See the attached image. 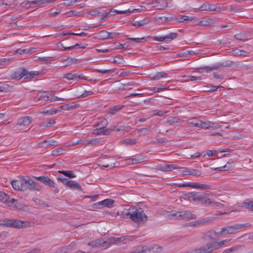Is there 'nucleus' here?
<instances>
[{"label": "nucleus", "instance_id": "1", "mask_svg": "<svg viewBox=\"0 0 253 253\" xmlns=\"http://www.w3.org/2000/svg\"><path fill=\"white\" fill-rule=\"evenodd\" d=\"M121 215L124 217L129 216V218L135 222L144 223L147 220V215L141 208L136 209L134 211L130 209L124 211Z\"/></svg>", "mask_w": 253, "mask_h": 253}, {"label": "nucleus", "instance_id": "2", "mask_svg": "<svg viewBox=\"0 0 253 253\" xmlns=\"http://www.w3.org/2000/svg\"><path fill=\"white\" fill-rule=\"evenodd\" d=\"M40 72L37 71L29 72L24 68H19L14 72L11 75L12 79L19 80L24 77L25 79L33 78L35 76L39 74Z\"/></svg>", "mask_w": 253, "mask_h": 253}, {"label": "nucleus", "instance_id": "3", "mask_svg": "<svg viewBox=\"0 0 253 253\" xmlns=\"http://www.w3.org/2000/svg\"><path fill=\"white\" fill-rule=\"evenodd\" d=\"M22 185L23 191L27 190L40 191L41 189L39 184L34 181L28 176H22Z\"/></svg>", "mask_w": 253, "mask_h": 253}, {"label": "nucleus", "instance_id": "4", "mask_svg": "<svg viewBox=\"0 0 253 253\" xmlns=\"http://www.w3.org/2000/svg\"><path fill=\"white\" fill-rule=\"evenodd\" d=\"M233 63H234L233 61H225V62L214 65L211 66H204L200 67L197 69V70L199 73H202L205 71L206 72L211 71L223 67H230L232 66Z\"/></svg>", "mask_w": 253, "mask_h": 253}, {"label": "nucleus", "instance_id": "5", "mask_svg": "<svg viewBox=\"0 0 253 253\" xmlns=\"http://www.w3.org/2000/svg\"><path fill=\"white\" fill-rule=\"evenodd\" d=\"M175 217V219L182 220L186 219L187 220L195 219L196 216L189 211H177L171 214Z\"/></svg>", "mask_w": 253, "mask_h": 253}, {"label": "nucleus", "instance_id": "6", "mask_svg": "<svg viewBox=\"0 0 253 253\" xmlns=\"http://www.w3.org/2000/svg\"><path fill=\"white\" fill-rule=\"evenodd\" d=\"M250 226V224L249 223L236 224L232 226H227L222 228V232H223V235L232 234L237 230L249 227Z\"/></svg>", "mask_w": 253, "mask_h": 253}, {"label": "nucleus", "instance_id": "7", "mask_svg": "<svg viewBox=\"0 0 253 253\" xmlns=\"http://www.w3.org/2000/svg\"><path fill=\"white\" fill-rule=\"evenodd\" d=\"M193 201L196 202H200L202 204H206L209 200L206 197V194L202 192H193L192 196H191Z\"/></svg>", "mask_w": 253, "mask_h": 253}, {"label": "nucleus", "instance_id": "8", "mask_svg": "<svg viewBox=\"0 0 253 253\" xmlns=\"http://www.w3.org/2000/svg\"><path fill=\"white\" fill-rule=\"evenodd\" d=\"M17 200L10 198L8 195H7L4 192L2 191H0V202L6 204L9 206H13L16 208H17V206L16 205L13 206V204H14L15 202H17Z\"/></svg>", "mask_w": 253, "mask_h": 253}, {"label": "nucleus", "instance_id": "9", "mask_svg": "<svg viewBox=\"0 0 253 253\" xmlns=\"http://www.w3.org/2000/svg\"><path fill=\"white\" fill-rule=\"evenodd\" d=\"M114 203V201L110 199H106L92 205L94 209H101V208L107 207H110Z\"/></svg>", "mask_w": 253, "mask_h": 253}, {"label": "nucleus", "instance_id": "10", "mask_svg": "<svg viewBox=\"0 0 253 253\" xmlns=\"http://www.w3.org/2000/svg\"><path fill=\"white\" fill-rule=\"evenodd\" d=\"M177 37V34L176 33H171L165 36L161 37H153V39L154 40H156L159 42H170L171 40L175 39Z\"/></svg>", "mask_w": 253, "mask_h": 253}, {"label": "nucleus", "instance_id": "11", "mask_svg": "<svg viewBox=\"0 0 253 253\" xmlns=\"http://www.w3.org/2000/svg\"><path fill=\"white\" fill-rule=\"evenodd\" d=\"M37 98V102L39 104L44 105L46 102L49 100V96L48 95V93L45 91L39 92L36 96Z\"/></svg>", "mask_w": 253, "mask_h": 253}, {"label": "nucleus", "instance_id": "12", "mask_svg": "<svg viewBox=\"0 0 253 253\" xmlns=\"http://www.w3.org/2000/svg\"><path fill=\"white\" fill-rule=\"evenodd\" d=\"M32 118L31 117L25 116L17 120V126H26L30 125L32 122Z\"/></svg>", "mask_w": 253, "mask_h": 253}, {"label": "nucleus", "instance_id": "13", "mask_svg": "<svg viewBox=\"0 0 253 253\" xmlns=\"http://www.w3.org/2000/svg\"><path fill=\"white\" fill-rule=\"evenodd\" d=\"M181 172L183 175H191L200 176L201 175V172L200 170L190 168H185L181 170Z\"/></svg>", "mask_w": 253, "mask_h": 253}, {"label": "nucleus", "instance_id": "14", "mask_svg": "<svg viewBox=\"0 0 253 253\" xmlns=\"http://www.w3.org/2000/svg\"><path fill=\"white\" fill-rule=\"evenodd\" d=\"M25 226V222L22 220L13 219H10L9 227L10 228L20 229Z\"/></svg>", "mask_w": 253, "mask_h": 253}, {"label": "nucleus", "instance_id": "15", "mask_svg": "<svg viewBox=\"0 0 253 253\" xmlns=\"http://www.w3.org/2000/svg\"><path fill=\"white\" fill-rule=\"evenodd\" d=\"M11 184L14 190L19 191H23L22 185V176H19L18 179L11 181Z\"/></svg>", "mask_w": 253, "mask_h": 253}, {"label": "nucleus", "instance_id": "16", "mask_svg": "<svg viewBox=\"0 0 253 253\" xmlns=\"http://www.w3.org/2000/svg\"><path fill=\"white\" fill-rule=\"evenodd\" d=\"M126 239L125 237H121L119 238H115L112 237L108 239L107 240L105 241H103L104 243H105V245H106V247L105 248H108L110 245H112L114 244H116V242L118 241V242H123Z\"/></svg>", "mask_w": 253, "mask_h": 253}, {"label": "nucleus", "instance_id": "17", "mask_svg": "<svg viewBox=\"0 0 253 253\" xmlns=\"http://www.w3.org/2000/svg\"><path fill=\"white\" fill-rule=\"evenodd\" d=\"M88 246L95 248L106 247L105 243H104L103 240L101 239L90 241L88 243Z\"/></svg>", "mask_w": 253, "mask_h": 253}, {"label": "nucleus", "instance_id": "18", "mask_svg": "<svg viewBox=\"0 0 253 253\" xmlns=\"http://www.w3.org/2000/svg\"><path fill=\"white\" fill-rule=\"evenodd\" d=\"M100 141V139L98 138L89 139L86 137H84L83 138L82 142L83 145H84L94 146L96 144H99Z\"/></svg>", "mask_w": 253, "mask_h": 253}, {"label": "nucleus", "instance_id": "19", "mask_svg": "<svg viewBox=\"0 0 253 253\" xmlns=\"http://www.w3.org/2000/svg\"><path fill=\"white\" fill-rule=\"evenodd\" d=\"M190 187L196 189H200L201 190H210L211 189V186L210 185L208 184H204L200 183H191V185H190Z\"/></svg>", "mask_w": 253, "mask_h": 253}, {"label": "nucleus", "instance_id": "20", "mask_svg": "<svg viewBox=\"0 0 253 253\" xmlns=\"http://www.w3.org/2000/svg\"><path fill=\"white\" fill-rule=\"evenodd\" d=\"M109 32L105 30H102L96 34L94 38L96 39L104 40L109 39Z\"/></svg>", "mask_w": 253, "mask_h": 253}, {"label": "nucleus", "instance_id": "21", "mask_svg": "<svg viewBox=\"0 0 253 253\" xmlns=\"http://www.w3.org/2000/svg\"><path fill=\"white\" fill-rule=\"evenodd\" d=\"M26 5L32 7L34 5L35 7L40 6L42 5H45L44 0H34L32 1H27L26 2Z\"/></svg>", "mask_w": 253, "mask_h": 253}, {"label": "nucleus", "instance_id": "22", "mask_svg": "<svg viewBox=\"0 0 253 253\" xmlns=\"http://www.w3.org/2000/svg\"><path fill=\"white\" fill-rule=\"evenodd\" d=\"M154 7L158 9H163L167 6V0H156L155 3Z\"/></svg>", "mask_w": 253, "mask_h": 253}, {"label": "nucleus", "instance_id": "23", "mask_svg": "<svg viewBox=\"0 0 253 253\" xmlns=\"http://www.w3.org/2000/svg\"><path fill=\"white\" fill-rule=\"evenodd\" d=\"M61 61L63 63L64 66H67L76 63L77 62V59L75 58H70L69 57H65V58H62L61 60Z\"/></svg>", "mask_w": 253, "mask_h": 253}, {"label": "nucleus", "instance_id": "24", "mask_svg": "<svg viewBox=\"0 0 253 253\" xmlns=\"http://www.w3.org/2000/svg\"><path fill=\"white\" fill-rule=\"evenodd\" d=\"M42 182L45 185L49 186L50 187H56L55 183L47 176H43Z\"/></svg>", "mask_w": 253, "mask_h": 253}, {"label": "nucleus", "instance_id": "25", "mask_svg": "<svg viewBox=\"0 0 253 253\" xmlns=\"http://www.w3.org/2000/svg\"><path fill=\"white\" fill-rule=\"evenodd\" d=\"M68 187L70 189L73 190H76L80 191H82L83 190L82 186L79 183L75 182L72 180L70 181V183Z\"/></svg>", "mask_w": 253, "mask_h": 253}, {"label": "nucleus", "instance_id": "26", "mask_svg": "<svg viewBox=\"0 0 253 253\" xmlns=\"http://www.w3.org/2000/svg\"><path fill=\"white\" fill-rule=\"evenodd\" d=\"M79 106V105L75 103L74 102H72L70 104H65L64 105H62L59 107L60 110H70L74 108H76Z\"/></svg>", "mask_w": 253, "mask_h": 253}, {"label": "nucleus", "instance_id": "27", "mask_svg": "<svg viewBox=\"0 0 253 253\" xmlns=\"http://www.w3.org/2000/svg\"><path fill=\"white\" fill-rule=\"evenodd\" d=\"M12 87L13 86L0 82V92H7L10 91Z\"/></svg>", "mask_w": 253, "mask_h": 253}, {"label": "nucleus", "instance_id": "28", "mask_svg": "<svg viewBox=\"0 0 253 253\" xmlns=\"http://www.w3.org/2000/svg\"><path fill=\"white\" fill-rule=\"evenodd\" d=\"M222 202L224 203H220V202H216V201H209L208 202V204L210 205H212L215 207H216L218 209H221L223 207H227L228 205L226 202H225L224 201H222Z\"/></svg>", "mask_w": 253, "mask_h": 253}, {"label": "nucleus", "instance_id": "29", "mask_svg": "<svg viewBox=\"0 0 253 253\" xmlns=\"http://www.w3.org/2000/svg\"><path fill=\"white\" fill-rule=\"evenodd\" d=\"M168 76V74L165 72H157L154 76L150 77L151 80H158L162 78H166Z\"/></svg>", "mask_w": 253, "mask_h": 253}, {"label": "nucleus", "instance_id": "30", "mask_svg": "<svg viewBox=\"0 0 253 253\" xmlns=\"http://www.w3.org/2000/svg\"><path fill=\"white\" fill-rule=\"evenodd\" d=\"M125 161L126 162V164L127 165H134L142 162L141 159H138L136 158H128L126 159Z\"/></svg>", "mask_w": 253, "mask_h": 253}, {"label": "nucleus", "instance_id": "31", "mask_svg": "<svg viewBox=\"0 0 253 253\" xmlns=\"http://www.w3.org/2000/svg\"><path fill=\"white\" fill-rule=\"evenodd\" d=\"M107 125L108 121L106 119L104 118H100L99 119V121L95 124V126L104 129Z\"/></svg>", "mask_w": 253, "mask_h": 253}, {"label": "nucleus", "instance_id": "32", "mask_svg": "<svg viewBox=\"0 0 253 253\" xmlns=\"http://www.w3.org/2000/svg\"><path fill=\"white\" fill-rule=\"evenodd\" d=\"M206 246L208 248V250L210 253H211V252L213 251L220 249L216 241L213 243L208 244L206 245Z\"/></svg>", "mask_w": 253, "mask_h": 253}, {"label": "nucleus", "instance_id": "33", "mask_svg": "<svg viewBox=\"0 0 253 253\" xmlns=\"http://www.w3.org/2000/svg\"><path fill=\"white\" fill-rule=\"evenodd\" d=\"M149 18H146L143 20H139L138 21H134L132 23V25L134 26L140 27V26H144V25L147 24V23H149Z\"/></svg>", "mask_w": 253, "mask_h": 253}, {"label": "nucleus", "instance_id": "34", "mask_svg": "<svg viewBox=\"0 0 253 253\" xmlns=\"http://www.w3.org/2000/svg\"><path fill=\"white\" fill-rule=\"evenodd\" d=\"M213 219V218L212 217H208L206 218H202L198 220L199 226L204 225L207 224L211 222Z\"/></svg>", "mask_w": 253, "mask_h": 253}, {"label": "nucleus", "instance_id": "35", "mask_svg": "<svg viewBox=\"0 0 253 253\" xmlns=\"http://www.w3.org/2000/svg\"><path fill=\"white\" fill-rule=\"evenodd\" d=\"M200 121L196 118H192L187 121V123L189 125H192L199 127Z\"/></svg>", "mask_w": 253, "mask_h": 253}, {"label": "nucleus", "instance_id": "36", "mask_svg": "<svg viewBox=\"0 0 253 253\" xmlns=\"http://www.w3.org/2000/svg\"><path fill=\"white\" fill-rule=\"evenodd\" d=\"M35 51V48L33 49H18L16 50V53L19 54H31Z\"/></svg>", "mask_w": 253, "mask_h": 253}, {"label": "nucleus", "instance_id": "37", "mask_svg": "<svg viewBox=\"0 0 253 253\" xmlns=\"http://www.w3.org/2000/svg\"><path fill=\"white\" fill-rule=\"evenodd\" d=\"M65 147H61L53 150L51 152V155L53 156H56L58 155H61L64 153L65 151Z\"/></svg>", "mask_w": 253, "mask_h": 253}, {"label": "nucleus", "instance_id": "38", "mask_svg": "<svg viewBox=\"0 0 253 253\" xmlns=\"http://www.w3.org/2000/svg\"><path fill=\"white\" fill-rule=\"evenodd\" d=\"M180 119L177 117H169L167 119V122L171 125L174 124H178L180 123Z\"/></svg>", "mask_w": 253, "mask_h": 253}, {"label": "nucleus", "instance_id": "39", "mask_svg": "<svg viewBox=\"0 0 253 253\" xmlns=\"http://www.w3.org/2000/svg\"><path fill=\"white\" fill-rule=\"evenodd\" d=\"M232 55L234 56L246 55L248 53V52H247L243 50H240V49H236L233 50L232 51Z\"/></svg>", "mask_w": 253, "mask_h": 253}, {"label": "nucleus", "instance_id": "40", "mask_svg": "<svg viewBox=\"0 0 253 253\" xmlns=\"http://www.w3.org/2000/svg\"><path fill=\"white\" fill-rule=\"evenodd\" d=\"M58 172L59 173L63 174L65 176L71 178H74L76 177V175L73 173L72 171L68 170V171H65V170H59L58 171Z\"/></svg>", "mask_w": 253, "mask_h": 253}, {"label": "nucleus", "instance_id": "41", "mask_svg": "<svg viewBox=\"0 0 253 253\" xmlns=\"http://www.w3.org/2000/svg\"><path fill=\"white\" fill-rule=\"evenodd\" d=\"M60 111V110L56 109H50L49 110H47L46 111H43L41 112V113L43 114H45L47 115H52L53 114H56Z\"/></svg>", "mask_w": 253, "mask_h": 253}, {"label": "nucleus", "instance_id": "42", "mask_svg": "<svg viewBox=\"0 0 253 253\" xmlns=\"http://www.w3.org/2000/svg\"><path fill=\"white\" fill-rule=\"evenodd\" d=\"M150 253H158L162 251V247L158 245H154L151 248H149Z\"/></svg>", "mask_w": 253, "mask_h": 253}, {"label": "nucleus", "instance_id": "43", "mask_svg": "<svg viewBox=\"0 0 253 253\" xmlns=\"http://www.w3.org/2000/svg\"><path fill=\"white\" fill-rule=\"evenodd\" d=\"M124 107L123 105H117L110 109L109 111V113L111 114H115L119 111L121 110Z\"/></svg>", "mask_w": 253, "mask_h": 253}, {"label": "nucleus", "instance_id": "44", "mask_svg": "<svg viewBox=\"0 0 253 253\" xmlns=\"http://www.w3.org/2000/svg\"><path fill=\"white\" fill-rule=\"evenodd\" d=\"M150 252L149 248L143 246L139 251H134L130 253H150Z\"/></svg>", "mask_w": 253, "mask_h": 253}, {"label": "nucleus", "instance_id": "45", "mask_svg": "<svg viewBox=\"0 0 253 253\" xmlns=\"http://www.w3.org/2000/svg\"><path fill=\"white\" fill-rule=\"evenodd\" d=\"M211 124V122L207 121V122H203L202 121H200V125L199 127L205 129H209V126H210V125Z\"/></svg>", "mask_w": 253, "mask_h": 253}, {"label": "nucleus", "instance_id": "46", "mask_svg": "<svg viewBox=\"0 0 253 253\" xmlns=\"http://www.w3.org/2000/svg\"><path fill=\"white\" fill-rule=\"evenodd\" d=\"M76 77V74H73L70 73L65 74L63 76V78L66 79L67 80L77 81V78Z\"/></svg>", "mask_w": 253, "mask_h": 253}, {"label": "nucleus", "instance_id": "47", "mask_svg": "<svg viewBox=\"0 0 253 253\" xmlns=\"http://www.w3.org/2000/svg\"><path fill=\"white\" fill-rule=\"evenodd\" d=\"M92 133L94 135H99L101 134L104 135V134L106 133V132L104 131V129L98 127L93 130Z\"/></svg>", "mask_w": 253, "mask_h": 253}, {"label": "nucleus", "instance_id": "48", "mask_svg": "<svg viewBox=\"0 0 253 253\" xmlns=\"http://www.w3.org/2000/svg\"><path fill=\"white\" fill-rule=\"evenodd\" d=\"M57 179L67 187H68L70 181H71L66 178L63 177L62 176H59Z\"/></svg>", "mask_w": 253, "mask_h": 253}, {"label": "nucleus", "instance_id": "49", "mask_svg": "<svg viewBox=\"0 0 253 253\" xmlns=\"http://www.w3.org/2000/svg\"><path fill=\"white\" fill-rule=\"evenodd\" d=\"M217 4H210L209 6V11H219L220 8Z\"/></svg>", "mask_w": 253, "mask_h": 253}, {"label": "nucleus", "instance_id": "50", "mask_svg": "<svg viewBox=\"0 0 253 253\" xmlns=\"http://www.w3.org/2000/svg\"><path fill=\"white\" fill-rule=\"evenodd\" d=\"M242 246H236L230 248L225 250L222 253H231L236 251L239 248H241Z\"/></svg>", "mask_w": 253, "mask_h": 253}, {"label": "nucleus", "instance_id": "51", "mask_svg": "<svg viewBox=\"0 0 253 253\" xmlns=\"http://www.w3.org/2000/svg\"><path fill=\"white\" fill-rule=\"evenodd\" d=\"M183 78H189V79H185V82H188V81H194L197 80H201L202 79L201 77L200 76L199 77H195L193 76H186L184 75L183 76Z\"/></svg>", "mask_w": 253, "mask_h": 253}, {"label": "nucleus", "instance_id": "52", "mask_svg": "<svg viewBox=\"0 0 253 253\" xmlns=\"http://www.w3.org/2000/svg\"><path fill=\"white\" fill-rule=\"evenodd\" d=\"M195 253H210L208 250V248L207 246H204L202 247L201 248L195 250Z\"/></svg>", "mask_w": 253, "mask_h": 253}, {"label": "nucleus", "instance_id": "53", "mask_svg": "<svg viewBox=\"0 0 253 253\" xmlns=\"http://www.w3.org/2000/svg\"><path fill=\"white\" fill-rule=\"evenodd\" d=\"M151 130L149 128H142L138 130L139 135H145L149 134Z\"/></svg>", "mask_w": 253, "mask_h": 253}, {"label": "nucleus", "instance_id": "54", "mask_svg": "<svg viewBox=\"0 0 253 253\" xmlns=\"http://www.w3.org/2000/svg\"><path fill=\"white\" fill-rule=\"evenodd\" d=\"M194 18L193 17H189L186 15H183L179 18L178 21L179 22H184L187 21H191Z\"/></svg>", "mask_w": 253, "mask_h": 253}, {"label": "nucleus", "instance_id": "55", "mask_svg": "<svg viewBox=\"0 0 253 253\" xmlns=\"http://www.w3.org/2000/svg\"><path fill=\"white\" fill-rule=\"evenodd\" d=\"M136 143L135 139H126L123 140L122 143L126 145H133Z\"/></svg>", "mask_w": 253, "mask_h": 253}, {"label": "nucleus", "instance_id": "56", "mask_svg": "<svg viewBox=\"0 0 253 253\" xmlns=\"http://www.w3.org/2000/svg\"><path fill=\"white\" fill-rule=\"evenodd\" d=\"M209 3L208 2H205L200 7L196 9L201 11H209Z\"/></svg>", "mask_w": 253, "mask_h": 253}, {"label": "nucleus", "instance_id": "57", "mask_svg": "<svg viewBox=\"0 0 253 253\" xmlns=\"http://www.w3.org/2000/svg\"><path fill=\"white\" fill-rule=\"evenodd\" d=\"M211 19L203 20L199 21L198 25L202 26H206L210 25Z\"/></svg>", "mask_w": 253, "mask_h": 253}, {"label": "nucleus", "instance_id": "58", "mask_svg": "<svg viewBox=\"0 0 253 253\" xmlns=\"http://www.w3.org/2000/svg\"><path fill=\"white\" fill-rule=\"evenodd\" d=\"M209 129L216 130L220 127V126L217 123L211 122Z\"/></svg>", "mask_w": 253, "mask_h": 253}, {"label": "nucleus", "instance_id": "59", "mask_svg": "<svg viewBox=\"0 0 253 253\" xmlns=\"http://www.w3.org/2000/svg\"><path fill=\"white\" fill-rule=\"evenodd\" d=\"M214 235H215L214 231L211 230V231L208 232L207 233L206 236V237L208 238L209 239H210L211 240H213L215 239V236Z\"/></svg>", "mask_w": 253, "mask_h": 253}, {"label": "nucleus", "instance_id": "60", "mask_svg": "<svg viewBox=\"0 0 253 253\" xmlns=\"http://www.w3.org/2000/svg\"><path fill=\"white\" fill-rule=\"evenodd\" d=\"M0 226H6L9 227L10 226V219H4L0 221Z\"/></svg>", "mask_w": 253, "mask_h": 253}, {"label": "nucleus", "instance_id": "61", "mask_svg": "<svg viewBox=\"0 0 253 253\" xmlns=\"http://www.w3.org/2000/svg\"><path fill=\"white\" fill-rule=\"evenodd\" d=\"M199 226V225L198 220H196V221H192V222H190L189 223H187L185 224L184 225V227H187V226Z\"/></svg>", "mask_w": 253, "mask_h": 253}, {"label": "nucleus", "instance_id": "62", "mask_svg": "<svg viewBox=\"0 0 253 253\" xmlns=\"http://www.w3.org/2000/svg\"><path fill=\"white\" fill-rule=\"evenodd\" d=\"M48 142L49 143L47 145V146H51V145H58V142L55 140H50L49 141H47L46 140H44L43 141V143H46Z\"/></svg>", "mask_w": 253, "mask_h": 253}, {"label": "nucleus", "instance_id": "63", "mask_svg": "<svg viewBox=\"0 0 253 253\" xmlns=\"http://www.w3.org/2000/svg\"><path fill=\"white\" fill-rule=\"evenodd\" d=\"M230 10L232 11L236 12H242L244 11V8L241 7H237L236 6H231Z\"/></svg>", "mask_w": 253, "mask_h": 253}, {"label": "nucleus", "instance_id": "64", "mask_svg": "<svg viewBox=\"0 0 253 253\" xmlns=\"http://www.w3.org/2000/svg\"><path fill=\"white\" fill-rule=\"evenodd\" d=\"M229 241H230V240L225 239L224 240H222V241H216V242L217 244H218L219 248H220L222 246L224 245L225 244L227 243Z\"/></svg>", "mask_w": 253, "mask_h": 253}]
</instances>
